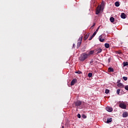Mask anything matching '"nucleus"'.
<instances>
[{
	"mask_svg": "<svg viewBox=\"0 0 128 128\" xmlns=\"http://www.w3.org/2000/svg\"><path fill=\"white\" fill-rule=\"evenodd\" d=\"M86 58H88V54L86 52L81 54L79 57V60H80V62H84Z\"/></svg>",
	"mask_w": 128,
	"mask_h": 128,
	"instance_id": "f257e3e1",
	"label": "nucleus"
},
{
	"mask_svg": "<svg viewBox=\"0 0 128 128\" xmlns=\"http://www.w3.org/2000/svg\"><path fill=\"white\" fill-rule=\"evenodd\" d=\"M82 36L80 37L78 40V42L77 44V48H78L80 46V44H82Z\"/></svg>",
	"mask_w": 128,
	"mask_h": 128,
	"instance_id": "f03ea898",
	"label": "nucleus"
},
{
	"mask_svg": "<svg viewBox=\"0 0 128 128\" xmlns=\"http://www.w3.org/2000/svg\"><path fill=\"white\" fill-rule=\"evenodd\" d=\"M119 107H120V108H122L123 110H126V104L124 103H120L119 104Z\"/></svg>",
	"mask_w": 128,
	"mask_h": 128,
	"instance_id": "7ed1b4c3",
	"label": "nucleus"
},
{
	"mask_svg": "<svg viewBox=\"0 0 128 128\" xmlns=\"http://www.w3.org/2000/svg\"><path fill=\"white\" fill-rule=\"evenodd\" d=\"M102 10V6H98L96 8V14H98Z\"/></svg>",
	"mask_w": 128,
	"mask_h": 128,
	"instance_id": "20e7f679",
	"label": "nucleus"
},
{
	"mask_svg": "<svg viewBox=\"0 0 128 128\" xmlns=\"http://www.w3.org/2000/svg\"><path fill=\"white\" fill-rule=\"evenodd\" d=\"M77 108L78 106H82V101L80 100H77L76 102H74Z\"/></svg>",
	"mask_w": 128,
	"mask_h": 128,
	"instance_id": "39448f33",
	"label": "nucleus"
},
{
	"mask_svg": "<svg viewBox=\"0 0 128 128\" xmlns=\"http://www.w3.org/2000/svg\"><path fill=\"white\" fill-rule=\"evenodd\" d=\"M100 42H104V35H100L98 37Z\"/></svg>",
	"mask_w": 128,
	"mask_h": 128,
	"instance_id": "423d86ee",
	"label": "nucleus"
},
{
	"mask_svg": "<svg viewBox=\"0 0 128 128\" xmlns=\"http://www.w3.org/2000/svg\"><path fill=\"white\" fill-rule=\"evenodd\" d=\"M76 82H78V80L76 78L73 79L72 82L70 85L71 86H74V84H76Z\"/></svg>",
	"mask_w": 128,
	"mask_h": 128,
	"instance_id": "0eeeda50",
	"label": "nucleus"
},
{
	"mask_svg": "<svg viewBox=\"0 0 128 128\" xmlns=\"http://www.w3.org/2000/svg\"><path fill=\"white\" fill-rule=\"evenodd\" d=\"M106 110L109 112H112V107L108 106L106 108Z\"/></svg>",
	"mask_w": 128,
	"mask_h": 128,
	"instance_id": "6e6552de",
	"label": "nucleus"
},
{
	"mask_svg": "<svg viewBox=\"0 0 128 128\" xmlns=\"http://www.w3.org/2000/svg\"><path fill=\"white\" fill-rule=\"evenodd\" d=\"M94 50H91L90 51L88 54H87L88 57L89 58L90 56H92V54H94Z\"/></svg>",
	"mask_w": 128,
	"mask_h": 128,
	"instance_id": "1a4fd4ad",
	"label": "nucleus"
},
{
	"mask_svg": "<svg viewBox=\"0 0 128 128\" xmlns=\"http://www.w3.org/2000/svg\"><path fill=\"white\" fill-rule=\"evenodd\" d=\"M128 112H124L122 114V117L123 118H128Z\"/></svg>",
	"mask_w": 128,
	"mask_h": 128,
	"instance_id": "9d476101",
	"label": "nucleus"
},
{
	"mask_svg": "<svg viewBox=\"0 0 128 128\" xmlns=\"http://www.w3.org/2000/svg\"><path fill=\"white\" fill-rule=\"evenodd\" d=\"M112 122V118H109L107 119L106 124H110V122Z\"/></svg>",
	"mask_w": 128,
	"mask_h": 128,
	"instance_id": "9b49d317",
	"label": "nucleus"
},
{
	"mask_svg": "<svg viewBox=\"0 0 128 128\" xmlns=\"http://www.w3.org/2000/svg\"><path fill=\"white\" fill-rule=\"evenodd\" d=\"M88 36H90V33L87 34L86 35L84 36V40H86L88 38Z\"/></svg>",
	"mask_w": 128,
	"mask_h": 128,
	"instance_id": "f8f14e48",
	"label": "nucleus"
},
{
	"mask_svg": "<svg viewBox=\"0 0 128 128\" xmlns=\"http://www.w3.org/2000/svg\"><path fill=\"white\" fill-rule=\"evenodd\" d=\"M97 53L96 54H100V52H102V49L100 48H98L97 50Z\"/></svg>",
	"mask_w": 128,
	"mask_h": 128,
	"instance_id": "ddd939ff",
	"label": "nucleus"
},
{
	"mask_svg": "<svg viewBox=\"0 0 128 128\" xmlns=\"http://www.w3.org/2000/svg\"><path fill=\"white\" fill-rule=\"evenodd\" d=\"M126 14L124 13H122L121 14H120V18H126Z\"/></svg>",
	"mask_w": 128,
	"mask_h": 128,
	"instance_id": "4468645a",
	"label": "nucleus"
},
{
	"mask_svg": "<svg viewBox=\"0 0 128 128\" xmlns=\"http://www.w3.org/2000/svg\"><path fill=\"white\" fill-rule=\"evenodd\" d=\"M118 88H124V84L122 83H119L118 84Z\"/></svg>",
	"mask_w": 128,
	"mask_h": 128,
	"instance_id": "2eb2a0df",
	"label": "nucleus"
},
{
	"mask_svg": "<svg viewBox=\"0 0 128 128\" xmlns=\"http://www.w3.org/2000/svg\"><path fill=\"white\" fill-rule=\"evenodd\" d=\"M108 70H109L110 72H114V68H112L110 67L108 68Z\"/></svg>",
	"mask_w": 128,
	"mask_h": 128,
	"instance_id": "dca6fc26",
	"label": "nucleus"
},
{
	"mask_svg": "<svg viewBox=\"0 0 128 128\" xmlns=\"http://www.w3.org/2000/svg\"><path fill=\"white\" fill-rule=\"evenodd\" d=\"M110 20L111 22H114V17H110Z\"/></svg>",
	"mask_w": 128,
	"mask_h": 128,
	"instance_id": "f3484780",
	"label": "nucleus"
},
{
	"mask_svg": "<svg viewBox=\"0 0 128 128\" xmlns=\"http://www.w3.org/2000/svg\"><path fill=\"white\" fill-rule=\"evenodd\" d=\"M104 46L105 48H110V44L108 43H106L104 44Z\"/></svg>",
	"mask_w": 128,
	"mask_h": 128,
	"instance_id": "a211bd4d",
	"label": "nucleus"
},
{
	"mask_svg": "<svg viewBox=\"0 0 128 128\" xmlns=\"http://www.w3.org/2000/svg\"><path fill=\"white\" fill-rule=\"evenodd\" d=\"M120 6V2H115V6Z\"/></svg>",
	"mask_w": 128,
	"mask_h": 128,
	"instance_id": "6ab92c4d",
	"label": "nucleus"
},
{
	"mask_svg": "<svg viewBox=\"0 0 128 128\" xmlns=\"http://www.w3.org/2000/svg\"><path fill=\"white\" fill-rule=\"evenodd\" d=\"M123 66H128V62H124Z\"/></svg>",
	"mask_w": 128,
	"mask_h": 128,
	"instance_id": "aec40b11",
	"label": "nucleus"
},
{
	"mask_svg": "<svg viewBox=\"0 0 128 128\" xmlns=\"http://www.w3.org/2000/svg\"><path fill=\"white\" fill-rule=\"evenodd\" d=\"M88 78H92V73H88Z\"/></svg>",
	"mask_w": 128,
	"mask_h": 128,
	"instance_id": "412c9836",
	"label": "nucleus"
},
{
	"mask_svg": "<svg viewBox=\"0 0 128 128\" xmlns=\"http://www.w3.org/2000/svg\"><path fill=\"white\" fill-rule=\"evenodd\" d=\"M116 54H122V51L120 50L117 51L116 52Z\"/></svg>",
	"mask_w": 128,
	"mask_h": 128,
	"instance_id": "4be33fe9",
	"label": "nucleus"
},
{
	"mask_svg": "<svg viewBox=\"0 0 128 128\" xmlns=\"http://www.w3.org/2000/svg\"><path fill=\"white\" fill-rule=\"evenodd\" d=\"M110 92V90L108 89H106L105 91L106 94H108Z\"/></svg>",
	"mask_w": 128,
	"mask_h": 128,
	"instance_id": "5701e85b",
	"label": "nucleus"
},
{
	"mask_svg": "<svg viewBox=\"0 0 128 128\" xmlns=\"http://www.w3.org/2000/svg\"><path fill=\"white\" fill-rule=\"evenodd\" d=\"M82 117L83 118H86V116L84 114H83L82 116Z\"/></svg>",
	"mask_w": 128,
	"mask_h": 128,
	"instance_id": "b1692460",
	"label": "nucleus"
},
{
	"mask_svg": "<svg viewBox=\"0 0 128 128\" xmlns=\"http://www.w3.org/2000/svg\"><path fill=\"white\" fill-rule=\"evenodd\" d=\"M92 62H94V59H92L90 61V64L92 66Z\"/></svg>",
	"mask_w": 128,
	"mask_h": 128,
	"instance_id": "393cba45",
	"label": "nucleus"
},
{
	"mask_svg": "<svg viewBox=\"0 0 128 128\" xmlns=\"http://www.w3.org/2000/svg\"><path fill=\"white\" fill-rule=\"evenodd\" d=\"M120 89L117 90L116 94H120Z\"/></svg>",
	"mask_w": 128,
	"mask_h": 128,
	"instance_id": "a878e982",
	"label": "nucleus"
},
{
	"mask_svg": "<svg viewBox=\"0 0 128 128\" xmlns=\"http://www.w3.org/2000/svg\"><path fill=\"white\" fill-rule=\"evenodd\" d=\"M96 34H98L96 32H94V33L92 34V36L94 38V36H96Z\"/></svg>",
	"mask_w": 128,
	"mask_h": 128,
	"instance_id": "bb28decb",
	"label": "nucleus"
},
{
	"mask_svg": "<svg viewBox=\"0 0 128 128\" xmlns=\"http://www.w3.org/2000/svg\"><path fill=\"white\" fill-rule=\"evenodd\" d=\"M123 80H128V77L124 76Z\"/></svg>",
	"mask_w": 128,
	"mask_h": 128,
	"instance_id": "cd10ccee",
	"label": "nucleus"
},
{
	"mask_svg": "<svg viewBox=\"0 0 128 128\" xmlns=\"http://www.w3.org/2000/svg\"><path fill=\"white\" fill-rule=\"evenodd\" d=\"M124 88L126 90H128V85L125 86Z\"/></svg>",
	"mask_w": 128,
	"mask_h": 128,
	"instance_id": "c85d7f7f",
	"label": "nucleus"
},
{
	"mask_svg": "<svg viewBox=\"0 0 128 128\" xmlns=\"http://www.w3.org/2000/svg\"><path fill=\"white\" fill-rule=\"evenodd\" d=\"M94 38V37L92 36L90 38H89V40H92Z\"/></svg>",
	"mask_w": 128,
	"mask_h": 128,
	"instance_id": "c756f323",
	"label": "nucleus"
},
{
	"mask_svg": "<svg viewBox=\"0 0 128 128\" xmlns=\"http://www.w3.org/2000/svg\"><path fill=\"white\" fill-rule=\"evenodd\" d=\"M98 30H100V26H98L97 29L95 31L96 32L98 33Z\"/></svg>",
	"mask_w": 128,
	"mask_h": 128,
	"instance_id": "7c9ffc66",
	"label": "nucleus"
},
{
	"mask_svg": "<svg viewBox=\"0 0 128 128\" xmlns=\"http://www.w3.org/2000/svg\"><path fill=\"white\" fill-rule=\"evenodd\" d=\"M76 73L80 74H82V72H80V71H77V72H76Z\"/></svg>",
	"mask_w": 128,
	"mask_h": 128,
	"instance_id": "2f4dec72",
	"label": "nucleus"
},
{
	"mask_svg": "<svg viewBox=\"0 0 128 128\" xmlns=\"http://www.w3.org/2000/svg\"><path fill=\"white\" fill-rule=\"evenodd\" d=\"M80 114H78V118H80Z\"/></svg>",
	"mask_w": 128,
	"mask_h": 128,
	"instance_id": "473e14b6",
	"label": "nucleus"
},
{
	"mask_svg": "<svg viewBox=\"0 0 128 128\" xmlns=\"http://www.w3.org/2000/svg\"><path fill=\"white\" fill-rule=\"evenodd\" d=\"M104 4V2H102V3L101 4V6H103Z\"/></svg>",
	"mask_w": 128,
	"mask_h": 128,
	"instance_id": "72a5a7b5",
	"label": "nucleus"
},
{
	"mask_svg": "<svg viewBox=\"0 0 128 128\" xmlns=\"http://www.w3.org/2000/svg\"><path fill=\"white\" fill-rule=\"evenodd\" d=\"M96 26V23H94V24H93V26Z\"/></svg>",
	"mask_w": 128,
	"mask_h": 128,
	"instance_id": "f704fd0d",
	"label": "nucleus"
},
{
	"mask_svg": "<svg viewBox=\"0 0 128 128\" xmlns=\"http://www.w3.org/2000/svg\"><path fill=\"white\" fill-rule=\"evenodd\" d=\"M110 62V58H108V62Z\"/></svg>",
	"mask_w": 128,
	"mask_h": 128,
	"instance_id": "c9c22d12",
	"label": "nucleus"
},
{
	"mask_svg": "<svg viewBox=\"0 0 128 128\" xmlns=\"http://www.w3.org/2000/svg\"><path fill=\"white\" fill-rule=\"evenodd\" d=\"M62 128H64V126H62Z\"/></svg>",
	"mask_w": 128,
	"mask_h": 128,
	"instance_id": "e433bc0d",
	"label": "nucleus"
},
{
	"mask_svg": "<svg viewBox=\"0 0 128 128\" xmlns=\"http://www.w3.org/2000/svg\"><path fill=\"white\" fill-rule=\"evenodd\" d=\"M94 28V26H91V28Z\"/></svg>",
	"mask_w": 128,
	"mask_h": 128,
	"instance_id": "4c0bfd02",
	"label": "nucleus"
},
{
	"mask_svg": "<svg viewBox=\"0 0 128 128\" xmlns=\"http://www.w3.org/2000/svg\"><path fill=\"white\" fill-rule=\"evenodd\" d=\"M73 48H74V44H73Z\"/></svg>",
	"mask_w": 128,
	"mask_h": 128,
	"instance_id": "58836bf2",
	"label": "nucleus"
}]
</instances>
